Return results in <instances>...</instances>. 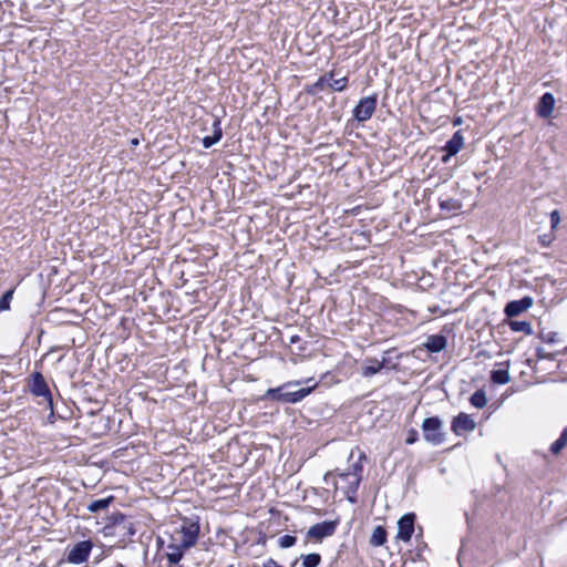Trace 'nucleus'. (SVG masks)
Segmentation results:
<instances>
[{
    "instance_id": "f257e3e1",
    "label": "nucleus",
    "mask_w": 567,
    "mask_h": 567,
    "mask_svg": "<svg viewBox=\"0 0 567 567\" xmlns=\"http://www.w3.org/2000/svg\"><path fill=\"white\" fill-rule=\"evenodd\" d=\"M198 534V524L185 522L171 535L166 551V558L169 564H177L181 561L184 555V550L193 547L196 544Z\"/></svg>"
},
{
    "instance_id": "f03ea898",
    "label": "nucleus",
    "mask_w": 567,
    "mask_h": 567,
    "mask_svg": "<svg viewBox=\"0 0 567 567\" xmlns=\"http://www.w3.org/2000/svg\"><path fill=\"white\" fill-rule=\"evenodd\" d=\"M291 385H293V383H286L277 389H269L264 398L285 403H296L307 396L316 388L317 384L313 383L308 388H302L297 391H289L288 388Z\"/></svg>"
},
{
    "instance_id": "7ed1b4c3",
    "label": "nucleus",
    "mask_w": 567,
    "mask_h": 567,
    "mask_svg": "<svg viewBox=\"0 0 567 567\" xmlns=\"http://www.w3.org/2000/svg\"><path fill=\"white\" fill-rule=\"evenodd\" d=\"M422 430L424 439L433 444L437 445L444 441V432L442 430V421L439 417H427L423 421Z\"/></svg>"
},
{
    "instance_id": "20e7f679",
    "label": "nucleus",
    "mask_w": 567,
    "mask_h": 567,
    "mask_svg": "<svg viewBox=\"0 0 567 567\" xmlns=\"http://www.w3.org/2000/svg\"><path fill=\"white\" fill-rule=\"evenodd\" d=\"M377 109V96H367L359 101L353 110V116L359 122L370 120Z\"/></svg>"
},
{
    "instance_id": "39448f33",
    "label": "nucleus",
    "mask_w": 567,
    "mask_h": 567,
    "mask_svg": "<svg viewBox=\"0 0 567 567\" xmlns=\"http://www.w3.org/2000/svg\"><path fill=\"white\" fill-rule=\"evenodd\" d=\"M29 388L34 395L44 398L49 405L52 406L50 390L43 375L40 372H34L32 374Z\"/></svg>"
},
{
    "instance_id": "423d86ee",
    "label": "nucleus",
    "mask_w": 567,
    "mask_h": 567,
    "mask_svg": "<svg viewBox=\"0 0 567 567\" xmlns=\"http://www.w3.org/2000/svg\"><path fill=\"white\" fill-rule=\"evenodd\" d=\"M91 549H92L91 542H87V540L80 542L69 551L68 560L72 564H76V565L82 564L87 559Z\"/></svg>"
},
{
    "instance_id": "0eeeda50",
    "label": "nucleus",
    "mask_w": 567,
    "mask_h": 567,
    "mask_svg": "<svg viewBox=\"0 0 567 567\" xmlns=\"http://www.w3.org/2000/svg\"><path fill=\"white\" fill-rule=\"evenodd\" d=\"M414 530V515L406 514L398 522L396 537L403 542H409Z\"/></svg>"
},
{
    "instance_id": "6e6552de",
    "label": "nucleus",
    "mask_w": 567,
    "mask_h": 567,
    "mask_svg": "<svg viewBox=\"0 0 567 567\" xmlns=\"http://www.w3.org/2000/svg\"><path fill=\"white\" fill-rule=\"evenodd\" d=\"M336 530L334 522H322L311 526L308 530V537L322 539L324 537L331 536Z\"/></svg>"
},
{
    "instance_id": "1a4fd4ad",
    "label": "nucleus",
    "mask_w": 567,
    "mask_h": 567,
    "mask_svg": "<svg viewBox=\"0 0 567 567\" xmlns=\"http://www.w3.org/2000/svg\"><path fill=\"white\" fill-rule=\"evenodd\" d=\"M464 146V137L460 131L455 132L452 138L444 146V151L446 154L442 157L444 163L449 162V159L456 155Z\"/></svg>"
},
{
    "instance_id": "9d476101",
    "label": "nucleus",
    "mask_w": 567,
    "mask_h": 567,
    "mask_svg": "<svg viewBox=\"0 0 567 567\" xmlns=\"http://www.w3.org/2000/svg\"><path fill=\"white\" fill-rule=\"evenodd\" d=\"M475 425L476 424H475L474 420L470 415H467L465 413H460L453 420L452 429L456 434H462L465 432L473 431L475 429Z\"/></svg>"
},
{
    "instance_id": "9b49d317",
    "label": "nucleus",
    "mask_w": 567,
    "mask_h": 567,
    "mask_svg": "<svg viewBox=\"0 0 567 567\" xmlns=\"http://www.w3.org/2000/svg\"><path fill=\"white\" fill-rule=\"evenodd\" d=\"M533 305V299L525 297L520 300L511 301L505 307V313L507 317H515L526 311Z\"/></svg>"
},
{
    "instance_id": "f8f14e48",
    "label": "nucleus",
    "mask_w": 567,
    "mask_h": 567,
    "mask_svg": "<svg viewBox=\"0 0 567 567\" xmlns=\"http://www.w3.org/2000/svg\"><path fill=\"white\" fill-rule=\"evenodd\" d=\"M555 105V99L551 93H545L539 101L538 114L542 117H549L553 114Z\"/></svg>"
},
{
    "instance_id": "ddd939ff",
    "label": "nucleus",
    "mask_w": 567,
    "mask_h": 567,
    "mask_svg": "<svg viewBox=\"0 0 567 567\" xmlns=\"http://www.w3.org/2000/svg\"><path fill=\"white\" fill-rule=\"evenodd\" d=\"M446 346V340L443 336H430L425 342V347L432 352H439Z\"/></svg>"
},
{
    "instance_id": "4468645a",
    "label": "nucleus",
    "mask_w": 567,
    "mask_h": 567,
    "mask_svg": "<svg viewBox=\"0 0 567 567\" xmlns=\"http://www.w3.org/2000/svg\"><path fill=\"white\" fill-rule=\"evenodd\" d=\"M333 76H334L333 72L328 73V78H329L328 86L332 91H336V92L343 91L347 87V85H348V78L347 76H342L340 79H333Z\"/></svg>"
},
{
    "instance_id": "2eb2a0df",
    "label": "nucleus",
    "mask_w": 567,
    "mask_h": 567,
    "mask_svg": "<svg viewBox=\"0 0 567 567\" xmlns=\"http://www.w3.org/2000/svg\"><path fill=\"white\" fill-rule=\"evenodd\" d=\"M386 542V532L383 527L378 526L374 528L370 543L373 546H382Z\"/></svg>"
},
{
    "instance_id": "dca6fc26",
    "label": "nucleus",
    "mask_w": 567,
    "mask_h": 567,
    "mask_svg": "<svg viewBox=\"0 0 567 567\" xmlns=\"http://www.w3.org/2000/svg\"><path fill=\"white\" fill-rule=\"evenodd\" d=\"M383 368V363L382 362H379L377 360H371V361H368L363 367H362V375L364 377H371L378 372L381 371V369Z\"/></svg>"
},
{
    "instance_id": "f3484780",
    "label": "nucleus",
    "mask_w": 567,
    "mask_h": 567,
    "mask_svg": "<svg viewBox=\"0 0 567 567\" xmlns=\"http://www.w3.org/2000/svg\"><path fill=\"white\" fill-rule=\"evenodd\" d=\"M113 496H109L106 498H102V499H96V501H93L89 506H87V509L91 512V513H97L100 511H103L112 502H113Z\"/></svg>"
},
{
    "instance_id": "a211bd4d",
    "label": "nucleus",
    "mask_w": 567,
    "mask_h": 567,
    "mask_svg": "<svg viewBox=\"0 0 567 567\" xmlns=\"http://www.w3.org/2000/svg\"><path fill=\"white\" fill-rule=\"evenodd\" d=\"M491 379L497 384H506L511 380L508 370L506 369L492 371Z\"/></svg>"
},
{
    "instance_id": "6ab92c4d",
    "label": "nucleus",
    "mask_w": 567,
    "mask_h": 567,
    "mask_svg": "<svg viewBox=\"0 0 567 567\" xmlns=\"http://www.w3.org/2000/svg\"><path fill=\"white\" fill-rule=\"evenodd\" d=\"M440 206L443 210H446L449 213H456L457 210L461 209L462 204L456 199L447 198L445 200H442Z\"/></svg>"
},
{
    "instance_id": "aec40b11",
    "label": "nucleus",
    "mask_w": 567,
    "mask_h": 567,
    "mask_svg": "<svg viewBox=\"0 0 567 567\" xmlns=\"http://www.w3.org/2000/svg\"><path fill=\"white\" fill-rule=\"evenodd\" d=\"M567 445V427L563 431L561 435L558 440H556L551 446L550 451L554 454H558L565 446Z\"/></svg>"
},
{
    "instance_id": "412c9836",
    "label": "nucleus",
    "mask_w": 567,
    "mask_h": 567,
    "mask_svg": "<svg viewBox=\"0 0 567 567\" xmlns=\"http://www.w3.org/2000/svg\"><path fill=\"white\" fill-rule=\"evenodd\" d=\"M509 326L513 331H520L526 334H530L533 332L532 326L527 321H511Z\"/></svg>"
},
{
    "instance_id": "4be33fe9",
    "label": "nucleus",
    "mask_w": 567,
    "mask_h": 567,
    "mask_svg": "<svg viewBox=\"0 0 567 567\" xmlns=\"http://www.w3.org/2000/svg\"><path fill=\"white\" fill-rule=\"evenodd\" d=\"M471 403L475 406V408H478V409H482L486 405L487 403V400H486V396L483 392L481 391H476L472 396H471Z\"/></svg>"
},
{
    "instance_id": "5701e85b",
    "label": "nucleus",
    "mask_w": 567,
    "mask_h": 567,
    "mask_svg": "<svg viewBox=\"0 0 567 567\" xmlns=\"http://www.w3.org/2000/svg\"><path fill=\"white\" fill-rule=\"evenodd\" d=\"M320 555L319 554H308L303 557L302 566L303 567H317L320 564Z\"/></svg>"
},
{
    "instance_id": "b1692460",
    "label": "nucleus",
    "mask_w": 567,
    "mask_h": 567,
    "mask_svg": "<svg viewBox=\"0 0 567 567\" xmlns=\"http://www.w3.org/2000/svg\"><path fill=\"white\" fill-rule=\"evenodd\" d=\"M13 296V290H8L0 299V311L8 310L10 308V301Z\"/></svg>"
},
{
    "instance_id": "393cba45",
    "label": "nucleus",
    "mask_w": 567,
    "mask_h": 567,
    "mask_svg": "<svg viewBox=\"0 0 567 567\" xmlns=\"http://www.w3.org/2000/svg\"><path fill=\"white\" fill-rule=\"evenodd\" d=\"M223 136L221 127H220V121L215 120L213 123V135L212 138L215 141V143L219 142Z\"/></svg>"
},
{
    "instance_id": "a878e982",
    "label": "nucleus",
    "mask_w": 567,
    "mask_h": 567,
    "mask_svg": "<svg viewBox=\"0 0 567 567\" xmlns=\"http://www.w3.org/2000/svg\"><path fill=\"white\" fill-rule=\"evenodd\" d=\"M223 136L221 127H220V121L215 120L213 123V135L212 138L215 141V143L219 142Z\"/></svg>"
},
{
    "instance_id": "bb28decb",
    "label": "nucleus",
    "mask_w": 567,
    "mask_h": 567,
    "mask_svg": "<svg viewBox=\"0 0 567 567\" xmlns=\"http://www.w3.org/2000/svg\"><path fill=\"white\" fill-rule=\"evenodd\" d=\"M295 543H296V537L291 536V535H285L279 538V546L281 548H289V547L293 546Z\"/></svg>"
},
{
    "instance_id": "cd10ccee",
    "label": "nucleus",
    "mask_w": 567,
    "mask_h": 567,
    "mask_svg": "<svg viewBox=\"0 0 567 567\" xmlns=\"http://www.w3.org/2000/svg\"><path fill=\"white\" fill-rule=\"evenodd\" d=\"M328 81H329V78H328V74L321 76L315 84H313V92H318V91H321L323 90V87L327 85L328 86Z\"/></svg>"
},
{
    "instance_id": "c85d7f7f",
    "label": "nucleus",
    "mask_w": 567,
    "mask_h": 567,
    "mask_svg": "<svg viewBox=\"0 0 567 567\" xmlns=\"http://www.w3.org/2000/svg\"><path fill=\"white\" fill-rule=\"evenodd\" d=\"M559 223H560V216H559L558 210L551 212V214H550L551 228L555 229L559 225Z\"/></svg>"
},
{
    "instance_id": "c756f323",
    "label": "nucleus",
    "mask_w": 567,
    "mask_h": 567,
    "mask_svg": "<svg viewBox=\"0 0 567 567\" xmlns=\"http://www.w3.org/2000/svg\"><path fill=\"white\" fill-rule=\"evenodd\" d=\"M214 144H216V143H215V141L212 138V136H206V137H204V138H203V146H204L205 148H209V147H212Z\"/></svg>"
},
{
    "instance_id": "7c9ffc66",
    "label": "nucleus",
    "mask_w": 567,
    "mask_h": 567,
    "mask_svg": "<svg viewBox=\"0 0 567 567\" xmlns=\"http://www.w3.org/2000/svg\"><path fill=\"white\" fill-rule=\"evenodd\" d=\"M262 567H282V566L278 565L272 558H269L264 563Z\"/></svg>"
},
{
    "instance_id": "2f4dec72",
    "label": "nucleus",
    "mask_w": 567,
    "mask_h": 567,
    "mask_svg": "<svg viewBox=\"0 0 567 567\" xmlns=\"http://www.w3.org/2000/svg\"><path fill=\"white\" fill-rule=\"evenodd\" d=\"M414 442H415V436H410V437L406 439V443L408 444H412Z\"/></svg>"
},
{
    "instance_id": "473e14b6",
    "label": "nucleus",
    "mask_w": 567,
    "mask_h": 567,
    "mask_svg": "<svg viewBox=\"0 0 567 567\" xmlns=\"http://www.w3.org/2000/svg\"><path fill=\"white\" fill-rule=\"evenodd\" d=\"M538 357H539V358H547V355L545 354V352H543L542 350H538Z\"/></svg>"
}]
</instances>
